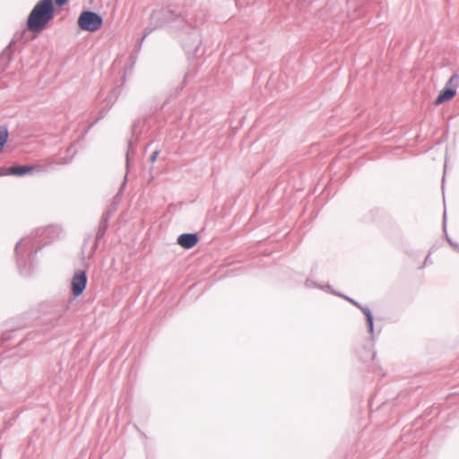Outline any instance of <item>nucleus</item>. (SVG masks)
Masks as SVG:
<instances>
[{
	"label": "nucleus",
	"instance_id": "nucleus-8",
	"mask_svg": "<svg viewBox=\"0 0 459 459\" xmlns=\"http://www.w3.org/2000/svg\"><path fill=\"white\" fill-rule=\"evenodd\" d=\"M40 170H41L40 166L20 165V166H13V167L8 168V171L6 174L22 177L28 173H31L34 171H40Z\"/></svg>",
	"mask_w": 459,
	"mask_h": 459
},
{
	"label": "nucleus",
	"instance_id": "nucleus-5",
	"mask_svg": "<svg viewBox=\"0 0 459 459\" xmlns=\"http://www.w3.org/2000/svg\"><path fill=\"white\" fill-rule=\"evenodd\" d=\"M87 282L88 278L86 273L82 270L76 271L71 281L72 293L75 298L83 293Z\"/></svg>",
	"mask_w": 459,
	"mask_h": 459
},
{
	"label": "nucleus",
	"instance_id": "nucleus-29",
	"mask_svg": "<svg viewBox=\"0 0 459 459\" xmlns=\"http://www.w3.org/2000/svg\"><path fill=\"white\" fill-rule=\"evenodd\" d=\"M3 175L2 173H0V176Z\"/></svg>",
	"mask_w": 459,
	"mask_h": 459
},
{
	"label": "nucleus",
	"instance_id": "nucleus-6",
	"mask_svg": "<svg viewBox=\"0 0 459 459\" xmlns=\"http://www.w3.org/2000/svg\"><path fill=\"white\" fill-rule=\"evenodd\" d=\"M120 92L121 90L119 87H115L109 91L108 96L104 99V100L101 103L100 117L97 120H99L100 118H103L106 116V114L108 112V110L112 108V106L118 99Z\"/></svg>",
	"mask_w": 459,
	"mask_h": 459
},
{
	"label": "nucleus",
	"instance_id": "nucleus-25",
	"mask_svg": "<svg viewBox=\"0 0 459 459\" xmlns=\"http://www.w3.org/2000/svg\"><path fill=\"white\" fill-rule=\"evenodd\" d=\"M429 255H428L426 258H425V261H424V264H426L427 263H429Z\"/></svg>",
	"mask_w": 459,
	"mask_h": 459
},
{
	"label": "nucleus",
	"instance_id": "nucleus-28",
	"mask_svg": "<svg viewBox=\"0 0 459 459\" xmlns=\"http://www.w3.org/2000/svg\"><path fill=\"white\" fill-rule=\"evenodd\" d=\"M68 161H64V162H58L57 164H67Z\"/></svg>",
	"mask_w": 459,
	"mask_h": 459
},
{
	"label": "nucleus",
	"instance_id": "nucleus-14",
	"mask_svg": "<svg viewBox=\"0 0 459 459\" xmlns=\"http://www.w3.org/2000/svg\"><path fill=\"white\" fill-rule=\"evenodd\" d=\"M8 139V129L4 126H0V152L3 150Z\"/></svg>",
	"mask_w": 459,
	"mask_h": 459
},
{
	"label": "nucleus",
	"instance_id": "nucleus-17",
	"mask_svg": "<svg viewBox=\"0 0 459 459\" xmlns=\"http://www.w3.org/2000/svg\"><path fill=\"white\" fill-rule=\"evenodd\" d=\"M345 299L347 300H349L352 305H354L356 307H358L359 309H360V307H362V305L359 302H357L356 300H354L353 299H351V298H348V297H345Z\"/></svg>",
	"mask_w": 459,
	"mask_h": 459
},
{
	"label": "nucleus",
	"instance_id": "nucleus-23",
	"mask_svg": "<svg viewBox=\"0 0 459 459\" xmlns=\"http://www.w3.org/2000/svg\"><path fill=\"white\" fill-rule=\"evenodd\" d=\"M444 228L446 229V212H444Z\"/></svg>",
	"mask_w": 459,
	"mask_h": 459
},
{
	"label": "nucleus",
	"instance_id": "nucleus-11",
	"mask_svg": "<svg viewBox=\"0 0 459 459\" xmlns=\"http://www.w3.org/2000/svg\"><path fill=\"white\" fill-rule=\"evenodd\" d=\"M456 95L455 89L452 88H443L439 92L438 96L435 100V104L439 105L442 104L451 99H453Z\"/></svg>",
	"mask_w": 459,
	"mask_h": 459
},
{
	"label": "nucleus",
	"instance_id": "nucleus-21",
	"mask_svg": "<svg viewBox=\"0 0 459 459\" xmlns=\"http://www.w3.org/2000/svg\"><path fill=\"white\" fill-rule=\"evenodd\" d=\"M447 241L449 242V244H450L452 247H454V248H455V249H458V250H459V246H458V245L454 244V243L452 242V240H451V239H449L448 238H447Z\"/></svg>",
	"mask_w": 459,
	"mask_h": 459
},
{
	"label": "nucleus",
	"instance_id": "nucleus-18",
	"mask_svg": "<svg viewBox=\"0 0 459 459\" xmlns=\"http://www.w3.org/2000/svg\"><path fill=\"white\" fill-rule=\"evenodd\" d=\"M69 0H55L57 6L65 5Z\"/></svg>",
	"mask_w": 459,
	"mask_h": 459
},
{
	"label": "nucleus",
	"instance_id": "nucleus-26",
	"mask_svg": "<svg viewBox=\"0 0 459 459\" xmlns=\"http://www.w3.org/2000/svg\"><path fill=\"white\" fill-rule=\"evenodd\" d=\"M429 255H428L426 258H425V261H424V264H426L427 263H429Z\"/></svg>",
	"mask_w": 459,
	"mask_h": 459
},
{
	"label": "nucleus",
	"instance_id": "nucleus-27",
	"mask_svg": "<svg viewBox=\"0 0 459 459\" xmlns=\"http://www.w3.org/2000/svg\"><path fill=\"white\" fill-rule=\"evenodd\" d=\"M10 338H11L10 335H7V336L3 338V341H8Z\"/></svg>",
	"mask_w": 459,
	"mask_h": 459
},
{
	"label": "nucleus",
	"instance_id": "nucleus-10",
	"mask_svg": "<svg viewBox=\"0 0 459 459\" xmlns=\"http://www.w3.org/2000/svg\"><path fill=\"white\" fill-rule=\"evenodd\" d=\"M108 220H109V212H107L101 217V221L100 222L99 229H98V231L96 234V241H95V245H94V249L97 248L99 240L104 237V235L108 230Z\"/></svg>",
	"mask_w": 459,
	"mask_h": 459
},
{
	"label": "nucleus",
	"instance_id": "nucleus-12",
	"mask_svg": "<svg viewBox=\"0 0 459 459\" xmlns=\"http://www.w3.org/2000/svg\"><path fill=\"white\" fill-rule=\"evenodd\" d=\"M366 316V320H367V325H368V332L370 333H373L374 332V317H373V315L369 309L368 307L367 306H362L359 309Z\"/></svg>",
	"mask_w": 459,
	"mask_h": 459
},
{
	"label": "nucleus",
	"instance_id": "nucleus-7",
	"mask_svg": "<svg viewBox=\"0 0 459 459\" xmlns=\"http://www.w3.org/2000/svg\"><path fill=\"white\" fill-rule=\"evenodd\" d=\"M199 240L196 233H183L178 238V244L186 249L194 247Z\"/></svg>",
	"mask_w": 459,
	"mask_h": 459
},
{
	"label": "nucleus",
	"instance_id": "nucleus-22",
	"mask_svg": "<svg viewBox=\"0 0 459 459\" xmlns=\"http://www.w3.org/2000/svg\"><path fill=\"white\" fill-rule=\"evenodd\" d=\"M186 78H187V74H185L184 81H183V84H185V83H186ZM183 87H184V85H182V86L180 87V90H182V88H183Z\"/></svg>",
	"mask_w": 459,
	"mask_h": 459
},
{
	"label": "nucleus",
	"instance_id": "nucleus-4",
	"mask_svg": "<svg viewBox=\"0 0 459 459\" xmlns=\"http://www.w3.org/2000/svg\"><path fill=\"white\" fill-rule=\"evenodd\" d=\"M34 245V238L32 237L23 238L21 241H19L15 246V255L17 258V266L20 271V273L22 275H28L30 271L25 267V262L23 260V254L22 253V248L30 249Z\"/></svg>",
	"mask_w": 459,
	"mask_h": 459
},
{
	"label": "nucleus",
	"instance_id": "nucleus-3",
	"mask_svg": "<svg viewBox=\"0 0 459 459\" xmlns=\"http://www.w3.org/2000/svg\"><path fill=\"white\" fill-rule=\"evenodd\" d=\"M102 24V16L92 11H83L78 18V26L81 30L85 31H96Z\"/></svg>",
	"mask_w": 459,
	"mask_h": 459
},
{
	"label": "nucleus",
	"instance_id": "nucleus-9",
	"mask_svg": "<svg viewBox=\"0 0 459 459\" xmlns=\"http://www.w3.org/2000/svg\"><path fill=\"white\" fill-rule=\"evenodd\" d=\"M14 42L15 39H12L9 45L0 54V73H4L6 70L13 58L11 48Z\"/></svg>",
	"mask_w": 459,
	"mask_h": 459
},
{
	"label": "nucleus",
	"instance_id": "nucleus-13",
	"mask_svg": "<svg viewBox=\"0 0 459 459\" xmlns=\"http://www.w3.org/2000/svg\"><path fill=\"white\" fill-rule=\"evenodd\" d=\"M459 86V75L457 74H454L449 80L446 82L444 88H452L455 89V91H457V88Z\"/></svg>",
	"mask_w": 459,
	"mask_h": 459
},
{
	"label": "nucleus",
	"instance_id": "nucleus-24",
	"mask_svg": "<svg viewBox=\"0 0 459 459\" xmlns=\"http://www.w3.org/2000/svg\"><path fill=\"white\" fill-rule=\"evenodd\" d=\"M128 162H129V152H127V153H126V167H128Z\"/></svg>",
	"mask_w": 459,
	"mask_h": 459
},
{
	"label": "nucleus",
	"instance_id": "nucleus-19",
	"mask_svg": "<svg viewBox=\"0 0 459 459\" xmlns=\"http://www.w3.org/2000/svg\"><path fill=\"white\" fill-rule=\"evenodd\" d=\"M74 302V299H70L69 300L66 301V303L65 304L64 306V309L65 310H67L69 309L71 304Z\"/></svg>",
	"mask_w": 459,
	"mask_h": 459
},
{
	"label": "nucleus",
	"instance_id": "nucleus-16",
	"mask_svg": "<svg viewBox=\"0 0 459 459\" xmlns=\"http://www.w3.org/2000/svg\"><path fill=\"white\" fill-rule=\"evenodd\" d=\"M159 154H160V151H159V150L154 151V152L151 154V156H150V161H151L152 163L155 162V160H157V158H158Z\"/></svg>",
	"mask_w": 459,
	"mask_h": 459
},
{
	"label": "nucleus",
	"instance_id": "nucleus-1",
	"mask_svg": "<svg viewBox=\"0 0 459 459\" xmlns=\"http://www.w3.org/2000/svg\"><path fill=\"white\" fill-rule=\"evenodd\" d=\"M150 20V26L145 29L142 41L154 30L169 25L172 29L183 31L182 45L187 53L195 54L198 51L202 44L201 33L192 20L178 7L170 4L154 10Z\"/></svg>",
	"mask_w": 459,
	"mask_h": 459
},
{
	"label": "nucleus",
	"instance_id": "nucleus-2",
	"mask_svg": "<svg viewBox=\"0 0 459 459\" xmlns=\"http://www.w3.org/2000/svg\"><path fill=\"white\" fill-rule=\"evenodd\" d=\"M53 0H40L31 10L27 20V28L32 32H39L54 18Z\"/></svg>",
	"mask_w": 459,
	"mask_h": 459
},
{
	"label": "nucleus",
	"instance_id": "nucleus-20",
	"mask_svg": "<svg viewBox=\"0 0 459 459\" xmlns=\"http://www.w3.org/2000/svg\"><path fill=\"white\" fill-rule=\"evenodd\" d=\"M40 249H41V247H37V248L35 249L34 253L31 255V257H30V258H31V260H34V258L36 257V255H37L38 252H39Z\"/></svg>",
	"mask_w": 459,
	"mask_h": 459
},
{
	"label": "nucleus",
	"instance_id": "nucleus-15",
	"mask_svg": "<svg viewBox=\"0 0 459 459\" xmlns=\"http://www.w3.org/2000/svg\"><path fill=\"white\" fill-rule=\"evenodd\" d=\"M126 181H127V173L125 175L124 181L122 182V184L116 195V198H117L119 195H121L123 194L126 185Z\"/></svg>",
	"mask_w": 459,
	"mask_h": 459
}]
</instances>
